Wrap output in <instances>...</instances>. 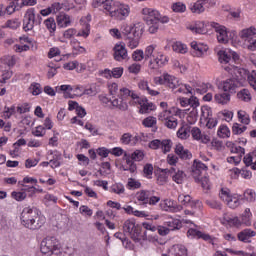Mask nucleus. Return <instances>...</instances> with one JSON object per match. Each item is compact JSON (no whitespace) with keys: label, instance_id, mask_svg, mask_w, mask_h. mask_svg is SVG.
<instances>
[{"label":"nucleus","instance_id":"1","mask_svg":"<svg viewBox=\"0 0 256 256\" xmlns=\"http://www.w3.org/2000/svg\"><path fill=\"white\" fill-rule=\"evenodd\" d=\"M121 33L129 49H137V47H139V39H141V35H143V29H140L137 26L124 24L121 27Z\"/></svg>","mask_w":256,"mask_h":256},{"label":"nucleus","instance_id":"2","mask_svg":"<svg viewBox=\"0 0 256 256\" xmlns=\"http://www.w3.org/2000/svg\"><path fill=\"white\" fill-rule=\"evenodd\" d=\"M40 213L39 209L35 207L24 208L20 216L22 225L26 227V229H32L33 231L41 229L42 224L39 222Z\"/></svg>","mask_w":256,"mask_h":256},{"label":"nucleus","instance_id":"3","mask_svg":"<svg viewBox=\"0 0 256 256\" xmlns=\"http://www.w3.org/2000/svg\"><path fill=\"white\" fill-rule=\"evenodd\" d=\"M124 233H127L134 243L147 241V231L142 232L143 227L135 222L134 219H128L123 225Z\"/></svg>","mask_w":256,"mask_h":256},{"label":"nucleus","instance_id":"4","mask_svg":"<svg viewBox=\"0 0 256 256\" xmlns=\"http://www.w3.org/2000/svg\"><path fill=\"white\" fill-rule=\"evenodd\" d=\"M40 251L47 256H61V242L53 236H47L40 244Z\"/></svg>","mask_w":256,"mask_h":256},{"label":"nucleus","instance_id":"5","mask_svg":"<svg viewBox=\"0 0 256 256\" xmlns=\"http://www.w3.org/2000/svg\"><path fill=\"white\" fill-rule=\"evenodd\" d=\"M106 11L110 13V17H114L118 21H123L125 17H129L131 9L127 4L112 2V4H106Z\"/></svg>","mask_w":256,"mask_h":256},{"label":"nucleus","instance_id":"6","mask_svg":"<svg viewBox=\"0 0 256 256\" xmlns=\"http://www.w3.org/2000/svg\"><path fill=\"white\" fill-rule=\"evenodd\" d=\"M166 226H158L159 235L165 236L169 235L170 231H179L183 227V223L179 219L170 218L165 222Z\"/></svg>","mask_w":256,"mask_h":256},{"label":"nucleus","instance_id":"7","mask_svg":"<svg viewBox=\"0 0 256 256\" xmlns=\"http://www.w3.org/2000/svg\"><path fill=\"white\" fill-rule=\"evenodd\" d=\"M154 83L156 85H167L170 89H177L181 86L179 79L169 74H164L163 77H155Z\"/></svg>","mask_w":256,"mask_h":256},{"label":"nucleus","instance_id":"8","mask_svg":"<svg viewBox=\"0 0 256 256\" xmlns=\"http://www.w3.org/2000/svg\"><path fill=\"white\" fill-rule=\"evenodd\" d=\"M148 147L154 150L162 149L163 153H169V151H171V147H173V142L170 139H155L149 143Z\"/></svg>","mask_w":256,"mask_h":256},{"label":"nucleus","instance_id":"9","mask_svg":"<svg viewBox=\"0 0 256 256\" xmlns=\"http://www.w3.org/2000/svg\"><path fill=\"white\" fill-rule=\"evenodd\" d=\"M35 27V8H30L26 11L23 19L24 31H33Z\"/></svg>","mask_w":256,"mask_h":256},{"label":"nucleus","instance_id":"10","mask_svg":"<svg viewBox=\"0 0 256 256\" xmlns=\"http://www.w3.org/2000/svg\"><path fill=\"white\" fill-rule=\"evenodd\" d=\"M211 26L217 33V40L219 43H229V32H227V28L225 26H221L219 23L215 22H213Z\"/></svg>","mask_w":256,"mask_h":256},{"label":"nucleus","instance_id":"11","mask_svg":"<svg viewBox=\"0 0 256 256\" xmlns=\"http://www.w3.org/2000/svg\"><path fill=\"white\" fill-rule=\"evenodd\" d=\"M187 237H189L190 239H203L204 241H208V243H211V245H215V239H213L211 235L205 234L194 228H190L187 231Z\"/></svg>","mask_w":256,"mask_h":256},{"label":"nucleus","instance_id":"12","mask_svg":"<svg viewBox=\"0 0 256 256\" xmlns=\"http://www.w3.org/2000/svg\"><path fill=\"white\" fill-rule=\"evenodd\" d=\"M142 15H144V21L147 25H151L153 23H159V11L152 8H144L142 10Z\"/></svg>","mask_w":256,"mask_h":256},{"label":"nucleus","instance_id":"13","mask_svg":"<svg viewBox=\"0 0 256 256\" xmlns=\"http://www.w3.org/2000/svg\"><path fill=\"white\" fill-rule=\"evenodd\" d=\"M113 57L115 61H125V59H128L129 55L127 54V48H125V44H115L113 48Z\"/></svg>","mask_w":256,"mask_h":256},{"label":"nucleus","instance_id":"14","mask_svg":"<svg viewBox=\"0 0 256 256\" xmlns=\"http://www.w3.org/2000/svg\"><path fill=\"white\" fill-rule=\"evenodd\" d=\"M162 173H165V175H170L173 181H175V183H178V185L183 183V177H185V173H183V171L181 170L175 169V167H171L170 169H162Z\"/></svg>","mask_w":256,"mask_h":256},{"label":"nucleus","instance_id":"15","mask_svg":"<svg viewBox=\"0 0 256 256\" xmlns=\"http://www.w3.org/2000/svg\"><path fill=\"white\" fill-rule=\"evenodd\" d=\"M208 167L201 160H194L192 165V176L195 181H199L202 171H207Z\"/></svg>","mask_w":256,"mask_h":256},{"label":"nucleus","instance_id":"16","mask_svg":"<svg viewBox=\"0 0 256 256\" xmlns=\"http://www.w3.org/2000/svg\"><path fill=\"white\" fill-rule=\"evenodd\" d=\"M256 232L252 229L246 228L237 234L238 240L242 243H251V238L255 237Z\"/></svg>","mask_w":256,"mask_h":256},{"label":"nucleus","instance_id":"17","mask_svg":"<svg viewBox=\"0 0 256 256\" xmlns=\"http://www.w3.org/2000/svg\"><path fill=\"white\" fill-rule=\"evenodd\" d=\"M239 37L242 39L244 43L250 41L256 37V28L251 26L249 28H245L239 32Z\"/></svg>","mask_w":256,"mask_h":256},{"label":"nucleus","instance_id":"18","mask_svg":"<svg viewBox=\"0 0 256 256\" xmlns=\"http://www.w3.org/2000/svg\"><path fill=\"white\" fill-rule=\"evenodd\" d=\"M178 202L181 205H184V207H191L192 209L194 207H197V205H201V201L196 200V201L193 202L189 195H184V194H180L178 196Z\"/></svg>","mask_w":256,"mask_h":256},{"label":"nucleus","instance_id":"19","mask_svg":"<svg viewBox=\"0 0 256 256\" xmlns=\"http://www.w3.org/2000/svg\"><path fill=\"white\" fill-rule=\"evenodd\" d=\"M175 153L180 157L183 161H187V159H191L193 154L188 149H185L181 144H177L175 147Z\"/></svg>","mask_w":256,"mask_h":256},{"label":"nucleus","instance_id":"20","mask_svg":"<svg viewBox=\"0 0 256 256\" xmlns=\"http://www.w3.org/2000/svg\"><path fill=\"white\" fill-rule=\"evenodd\" d=\"M151 195V191L149 190H141L136 193V199L139 205L147 206L149 205V197Z\"/></svg>","mask_w":256,"mask_h":256},{"label":"nucleus","instance_id":"21","mask_svg":"<svg viewBox=\"0 0 256 256\" xmlns=\"http://www.w3.org/2000/svg\"><path fill=\"white\" fill-rule=\"evenodd\" d=\"M192 49L196 51V57H201L207 51H209V46L203 44V43H197V41H193L190 43Z\"/></svg>","mask_w":256,"mask_h":256},{"label":"nucleus","instance_id":"22","mask_svg":"<svg viewBox=\"0 0 256 256\" xmlns=\"http://www.w3.org/2000/svg\"><path fill=\"white\" fill-rule=\"evenodd\" d=\"M207 3H209V0H198L192 6H190V10L192 13H197L198 15L205 13V6Z\"/></svg>","mask_w":256,"mask_h":256},{"label":"nucleus","instance_id":"23","mask_svg":"<svg viewBox=\"0 0 256 256\" xmlns=\"http://www.w3.org/2000/svg\"><path fill=\"white\" fill-rule=\"evenodd\" d=\"M56 22L60 28L69 27V25H71V16L65 13H61L57 16Z\"/></svg>","mask_w":256,"mask_h":256},{"label":"nucleus","instance_id":"24","mask_svg":"<svg viewBox=\"0 0 256 256\" xmlns=\"http://www.w3.org/2000/svg\"><path fill=\"white\" fill-rule=\"evenodd\" d=\"M236 89L237 81L234 79H228L223 82V91H225V93H237Z\"/></svg>","mask_w":256,"mask_h":256},{"label":"nucleus","instance_id":"25","mask_svg":"<svg viewBox=\"0 0 256 256\" xmlns=\"http://www.w3.org/2000/svg\"><path fill=\"white\" fill-rule=\"evenodd\" d=\"M217 55L220 63H224V65H227V63H231V50H220L218 51Z\"/></svg>","mask_w":256,"mask_h":256},{"label":"nucleus","instance_id":"26","mask_svg":"<svg viewBox=\"0 0 256 256\" xmlns=\"http://www.w3.org/2000/svg\"><path fill=\"white\" fill-rule=\"evenodd\" d=\"M214 100L220 105H227L231 101V95L229 93L216 94Z\"/></svg>","mask_w":256,"mask_h":256},{"label":"nucleus","instance_id":"27","mask_svg":"<svg viewBox=\"0 0 256 256\" xmlns=\"http://www.w3.org/2000/svg\"><path fill=\"white\" fill-rule=\"evenodd\" d=\"M138 87L142 91H148L149 95H151L152 97H157V95H159V91L151 90V88H149V83L145 80L140 81L138 83Z\"/></svg>","mask_w":256,"mask_h":256},{"label":"nucleus","instance_id":"28","mask_svg":"<svg viewBox=\"0 0 256 256\" xmlns=\"http://www.w3.org/2000/svg\"><path fill=\"white\" fill-rule=\"evenodd\" d=\"M44 25L46 29H48L49 33L53 34L57 31V23H55V18L49 17L44 21Z\"/></svg>","mask_w":256,"mask_h":256},{"label":"nucleus","instance_id":"29","mask_svg":"<svg viewBox=\"0 0 256 256\" xmlns=\"http://www.w3.org/2000/svg\"><path fill=\"white\" fill-rule=\"evenodd\" d=\"M213 118V110L209 106H202L201 107V118L200 121H204L207 119Z\"/></svg>","mask_w":256,"mask_h":256},{"label":"nucleus","instance_id":"30","mask_svg":"<svg viewBox=\"0 0 256 256\" xmlns=\"http://www.w3.org/2000/svg\"><path fill=\"white\" fill-rule=\"evenodd\" d=\"M220 199H222V201H226L228 207L236 206V205H233V200H231V196L229 195L228 189H223V188L221 189Z\"/></svg>","mask_w":256,"mask_h":256},{"label":"nucleus","instance_id":"31","mask_svg":"<svg viewBox=\"0 0 256 256\" xmlns=\"http://www.w3.org/2000/svg\"><path fill=\"white\" fill-rule=\"evenodd\" d=\"M217 135H218V137H221L222 139H225L226 137L229 138V137H231V130H229V127H227V125H221L218 128Z\"/></svg>","mask_w":256,"mask_h":256},{"label":"nucleus","instance_id":"32","mask_svg":"<svg viewBox=\"0 0 256 256\" xmlns=\"http://www.w3.org/2000/svg\"><path fill=\"white\" fill-rule=\"evenodd\" d=\"M237 97L238 99H241V101H245L246 103H248V101H251V92L249 91V89L244 88L237 93Z\"/></svg>","mask_w":256,"mask_h":256},{"label":"nucleus","instance_id":"33","mask_svg":"<svg viewBox=\"0 0 256 256\" xmlns=\"http://www.w3.org/2000/svg\"><path fill=\"white\" fill-rule=\"evenodd\" d=\"M154 109L155 106L153 105V102H149V100H147L146 103L140 106L139 113H141V115H145V113H149V111H154Z\"/></svg>","mask_w":256,"mask_h":256},{"label":"nucleus","instance_id":"34","mask_svg":"<svg viewBox=\"0 0 256 256\" xmlns=\"http://www.w3.org/2000/svg\"><path fill=\"white\" fill-rule=\"evenodd\" d=\"M205 203L210 207V209H216L217 211H221V209H223V204L215 199H207L205 200Z\"/></svg>","mask_w":256,"mask_h":256},{"label":"nucleus","instance_id":"35","mask_svg":"<svg viewBox=\"0 0 256 256\" xmlns=\"http://www.w3.org/2000/svg\"><path fill=\"white\" fill-rule=\"evenodd\" d=\"M127 215H135V217H145V211L134 210L132 206L123 207Z\"/></svg>","mask_w":256,"mask_h":256},{"label":"nucleus","instance_id":"36","mask_svg":"<svg viewBox=\"0 0 256 256\" xmlns=\"http://www.w3.org/2000/svg\"><path fill=\"white\" fill-rule=\"evenodd\" d=\"M19 185H21V191H23V193H28V197H33V195L37 193V188L35 186L25 185L22 184L21 182H19Z\"/></svg>","mask_w":256,"mask_h":256},{"label":"nucleus","instance_id":"37","mask_svg":"<svg viewBox=\"0 0 256 256\" xmlns=\"http://www.w3.org/2000/svg\"><path fill=\"white\" fill-rule=\"evenodd\" d=\"M112 105L113 107H118L120 111H127V109H129V105H127V102L123 99H121V101H119V99H114Z\"/></svg>","mask_w":256,"mask_h":256},{"label":"nucleus","instance_id":"38","mask_svg":"<svg viewBox=\"0 0 256 256\" xmlns=\"http://www.w3.org/2000/svg\"><path fill=\"white\" fill-rule=\"evenodd\" d=\"M5 27L13 30L19 29V27H21V21L17 18L7 20Z\"/></svg>","mask_w":256,"mask_h":256},{"label":"nucleus","instance_id":"39","mask_svg":"<svg viewBox=\"0 0 256 256\" xmlns=\"http://www.w3.org/2000/svg\"><path fill=\"white\" fill-rule=\"evenodd\" d=\"M113 3L112 0H93L92 7L97 9V7H103L107 11L106 5H111Z\"/></svg>","mask_w":256,"mask_h":256},{"label":"nucleus","instance_id":"40","mask_svg":"<svg viewBox=\"0 0 256 256\" xmlns=\"http://www.w3.org/2000/svg\"><path fill=\"white\" fill-rule=\"evenodd\" d=\"M173 51L176 53H181L184 55V53H187V45L181 43V42H176L172 45Z\"/></svg>","mask_w":256,"mask_h":256},{"label":"nucleus","instance_id":"41","mask_svg":"<svg viewBox=\"0 0 256 256\" xmlns=\"http://www.w3.org/2000/svg\"><path fill=\"white\" fill-rule=\"evenodd\" d=\"M99 93V86L92 84L88 89H85L83 95H88L89 97H95Z\"/></svg>","mask_w":256,"mask_h":256},{"label":"nucleus","instance_id":"42","mask_svg":"<svg viewBox=\"0 0 256 256\" xmlns=\"http://www.w3.org/2000/svg\"><path fill=\"white\" fill-rule=\"evenodd\" d=\"M247 131V126H242L239 123H234L232 126V133L233 135H241Z\"/></svg>","mask_w":256,"mask_h":256},{"label":"nucleus","instance_id":"43","mask_svg":"<svg viewBox=\"0 0 256 256\" xmlns=\"http://www.w3.org/2000/svg\"><path fill=\"white\" fill-rule=\"evenodd\" d=\"M156 47H157V45L152 44L145 49L144 60L149 61V59H151V57H153V53H154Z\"/></svg>","mask_w":256,"mask_h":256},{"label":"nucleus","instance_id":"44","mask_svg":"<svg viewBox=\"0 0 256 256\" xmlns=\"http://www.w3.org/2000/svg\"><path fill=\"white\" fill-rule=\"evenodd\" d=\"M238 119L243 125H249V123H251V118H249V115L241 110L238 111Z\"/></svg>","mask_w":256,"mask_h":256},{"label":"nucleus","instance_id":"45","mask_svg":"<svg viewBox=\"0 0 256 256\" xmlns=\"http://www.w3.org/2000/svg\"><path fill=\"white\" fill-rule=\"evenodd\" d=\"M32 95H41V93L43 92V89L41 88V84L34 82L30 85L29 87Z\"/></svg>","mask_w":256,"mask_h":256},{"label":"nucleus","instance_id":"46","mask_svg":"<svg viewBox=\"0 0 256 256\" xmlns=\"http://www.w3.org/2000/svg\"><path fill=\"white\" fill-rule=\"evenodd\" d=\"M172 10L174 13H185L187 10V6L181 2H176L172 5Z\"/></svg>","mask_w":256,"mask_h":256},{"label":"nucleus","instance_id":"47","mask_svg":"<svg viewBox=\"0 0 256 256\" xmlns=\"http://www.w3.org/2000/svg\"><path fill=\"white\" fill-rule=\"evenodd\" d=\"M133 142V135L131 133H124L120 138V143L122 145H132Z\"/></svg>","mask_w":256,"mask_h":256},{"label":"nucleus","instance_id":"48","mask_svg":"<svg viewBox=\"0 0 256 256\" xmlns=\"http://www.w3.org/2000/svg\"><path fill=\"white\" fill-rule=\"evenodd\" d=\"M169 61V58L163 54H159L155 59L154 63H156L157 67H163L165 63Z\"/></svg>","mask_w":256,"mask_h":256},{"label":"nucleus","instance_id":"49","mask_svg":"<svg viewBox=\"0 0 256 256\" xmlns=\"http://www.w3.org/2000/svg\"><path fill=\"white\" fill-rule=\"evenodd\" d=\"M164 125L168 129H177V118L170 116L169 119L164 122Z\"/></svg>","mask_w":256,"mask_h":256},{"label":"nucleus","instance_id":"50","mask_svg":"<svg viewBox=\"0 0 256 256\" xmlns=\"http://www.w3.org/2000/svg\"><path fill=\"white\" fill-rule=\"evenodd\" d=\"M59 159H61V154L53 155V158L49 161L50 167H52V169L61 167V162H59Z\"/></svg>","mask_w":256,"mask_h":256},{"label":"nucleus","instance_id":"51","mask_svg":"<svg viewBox=\"0 0 256 256\" xmlns=\"http://www.w3.org/2000/svg\"><path fill=\"white\" fill-rule=\"evenodd\" d=\"M128 189H141V182L135 178H129L127 183Z\"/></svg>","mask_w":256,"mask_h":256},{"label":"nucleus","instance_id":"52","mask_svg":"<svg viewBox=\"0 0 256 256\" xmlns=\"http://www.w3.org/2000/svg\"><path fill=\"white\" fill-rule=\"evenodd\" d=\"M132 59L133 61H143V59H145V55H144V52L143 50L141 49H138V50H135L133 53H132Z\"/></svg>","mask_w":256,"mask_h":256},{"label":"nucleus","instance_id":"53","mask_svg":"<svg viewBox=\"0 0 256 256\" xmlns=\"http://www.w3.org/2000/svg\"><path fill=\"white\" fill-rule=\"evenodd\" d=\"M12 198L15 199L16 201H25L27 199V193L23 192L21 190L20 192H12Z\"/></svg>","mask_w":256,"mask_h":256},{"label":"nucleus","instance_id":"54","mask_svg":"<svg viewBox=\"0 0 256 256\" xmlns=\"http://www.w3.org/2000/svg\"><path fill=\"white\" fill-rule=\"evenodd\" d=\"M142 125L144 127H153L154 125H157V118L150 116L143 120Z\"/></svg>","mask_w":256,"mask_h":256},{"label":"nucleus","instance_id":"55","mask_svg":"<svg viewBox=\"0 0 256 256\" xmlns=\"http://www.w3.org/2000/svg\"><path fill=\"white\" fill-rule=\"evenodd\" d=\"M244 197L246 200H248L250 203L255 202L256 199V193L254 190L248 189L244 192Z\"/></svg>","mask_w":256,"mask_h":256},{"label":"nucleus","instance_id":"56","mask_svg":"<svg viewBox=\"0 0 256 256\" xmlns=\"http://www.w3.org/2000/svg\"><path fill=\"white\" fill-rule=\"evenodd\" d=\"M142 227L145 229L146 233L147 231H151V233H155V231H159V227L155 226L151 222L142 223Z\"/></svg>","mask_w":256,"mask_h":256},{"label":"nucleus","instance_id":"57","mask_svg":"<svg viewBox=\"0 0 256 256\" xmlns=\"http://www.w3.org/2000/svg\"><path fill=\"white\" fill-rule=\"evenodd\" d=\"M246 49L249 51H256V36L254 38H251L250 40L246 41L244 43Z\"/></svg>","mask_w":256,"mask_h":256},{"label":"nucleus","instance_id":"58","mask_svg":"<svg viewBox=\"0 0 256 256\" xmlns=\"http://www.w3.org/2000/svg\"><path fill=\"white\" fill-rule=\"evenodd\" d=\"M144 157H145V154L141 150H135L132 153V161L133 162H135V161H143Z\"/></svg>","mask_w":256,"mask_h":256},{"label":"nucleus","instance_id":"59","mask_svg":"<svg viewBox=\"0 0 256 256\" xmlns=\"http://www.w3.org/2000/svg\"><path fill=\"white\" fill-rule=\"evenodd\" d=\"M112 193H116L117 195H121L125 193V187L122 184H114L111 187Z\"/></svg>","mask_w":256,"mask_h":256},{"label":"nucleus","instance_id":"60","mask_svg":"<svg viewBox=\"0 0 256 256\" xmlns=\"http://www.w3.org/2000/svg\"><path fill=\"white\" fill-rule=\"evenodd\" d=\"M143 173L145 177L151 179V175H153V164H146L143 168Z\"/></svg>","mask_w":256,"mask_h":256},{"label":"nucleus","instance_id":"61","mask_svg":"<svg viewBox=\"0 0 256 256\" xmlns=\"http://www.w3.org/2000/svg\"><path fill=\"white\" fill-rule=\"evenodd\" d=\"M79 211L81 215H85L86 217H91L93 215V210L85 205L80 206Z\"/></svg>","mask_w":256,"mask_h":256},{"label":"nucleus","instance_id":"62","mask_svg":"<svg viewBox=\"0 0 256 256\" xmlns=\"http://www.w3.org/2000/svg\"><path fill=\"white\" fill-rule=\"evenodd\" d=\"M131 95L129 88H121L118 94L119 99L125 100Z\"/></svg>","mask_w":256,"mask_h":256},{"label":"nucleus","instance_id":"63","mask_svg":"<svg viewBox=\"0 0 256 256\" xmlns=\"http://www.w3.org/2000/svg\"><path fill=\"white\" fill-rule=\"evenodd\" d=\"M248 82L252 86L254 91H256V72L255 71H252V73L248 74Z\"/></svg>","mask_w":256,"mask_h":256},{"label":"nucleus","instance_id":"64","mask_svg":"<svg viewBox=\"0 0 256 256\" xmlns=\"http://www.w3.org/2000/svg\"><path fill=\"white\" fill-rule=\"evenodd\" d=\"M32 134L34 137H43L45 135V127L43 126H37L34 131H32Z\"/></svg>","mask_w":256,"mask_h":256}]
</instances>
